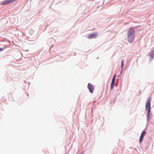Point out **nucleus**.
Instances as JSON below:
<instances>
[{
    "instance_id": "0eeeda50",
    "label": "nucleus",
    "mask_w": 154,
    "mask_h": 154,
    "mask_svg": "<svg viewBox=\"0 0 154 154\" xmlns=\"http://www.w3.org/2000/svg\"><path fill=\"white\" fill-rule=\"evenodd\" d=\"M152 53H149V56L150 57L152 58H153L154 56V51H152Z\"/></svg>"
},
{
    "instance_id": "f257e3e1",
    "label": "nucleus",
    "mask_w": 154,
    "mask_h": 154,
    "mask_svg": "<svg viewBox=\"0 0 154 154\" xmlns=\"http://www.w3.org/2000/svg\"><path fill=\"white\" fill-rule=\"evenodd\" d=\"M135 36V31L133 28H130L128 33L127 39L128 41L130 43L132 42L134 39Z\"/></svg>"
},
{
    "instance_id": "7ed1b4c3",
    "label": "nucleus",
    "mask_w": 154,
    "mask_h": 154,
    "mask_svg": "<svg viewBox=\"0 0 154 154\" xmlns=\"http://www.w3.org/2000/svg\"><path fill=\"white\" fill-rule=\"evenodd\" d=\"M97 35V32L93 33H91V34L90 35L88 36V38L89 39H92L93 38H96Z\"/></svg>"
},
{
    "instance_id": "4468645a",
    "label": "nucleus",
    "mask_w": 154,
    "mask_h": 154,
    "mask_svg": "<svg viewBox=\"0 0 154 154\" xmlns=\"http://www.w3.org/2000/svg\"><path fill=\"white\" fill-rule=\"evenodd\" d=\"M80 154H83V152H82V153H81Z\"/></svg>"
},
{
    "instance_id": "ddd939ff",
    "label": "nucleus",
    "mask_w": 154,
    "mask_h": 154,
    "mask_svg": "<svg viewBox=\"0 0 154 154\" xmlns=\"http://www.w3.org/2000/svg\"><path fill=\"white\" fill-rule=\"evenodd\" d=\"M3 50V49H2L0 48V51H2Z\"/></svg>"
},
{
    "instance_id": "1a4fd4ad",
    "label": "nucleus",
    "mask_w": 154,
    "mask_h": 154,
    "mask_svg": "<svg viewBox=\"0 0 154 154\" xmlns=\"http://www.w3.org/2000/svg\"><path fill=\"white\" fill-rule=\"evenodd\" d=\"M124 60H122V61L121 67L122 69L123 66H124Z\"/></svg>"
},
{
    "instance_id": "39448f33",
    "label": "nucleus",
    "mask_w": 154,
    "mask_h": 154,
    "mask_svg": "<svg viewBox=\"0 0 154 154\" xmlns=\"http://www.w3.org/2000/svg\"><path fill=\"white\" fill-rule=\"evenodd\" d=\"M15 0H8L2 2L1 4V5H6L8 4L11 3L14 1Z\"/></svg>"
},
{
    "instance_id": "6e6552de",
    "label": "nucleus",
    "mask_w": 154,
    "mask_h": 154,
    "mask_svg": "<svg viewBox=\"0 0 154 154\" xmlns=\"http://www.w3.org/2000/svg\"><path fill=\"white\" fill-rule=\"evenodd\" d=\"M143 136L140 135V139H139V143H141L143 139Z\"/></svg>"
},
{
    "instance_id": "f03ea898",
    "label": "nucleus",
    "mask_w": 154,
    "mask_h": 154,
    "mask_svg": "<svg viewBox=\"0 0 154 154\" xmlns=\"http://www.w3.org/2000/svg\"><path fill=\"white\" fill-rule=\"evenodd\" d=\"M150 102L151 99L149 98L147 100V102L146 103V109H148V114H149L150 111Z\"/></svg>"
},
{
    "instance_id": "f8f14e48",
    "label": "nucleus",
    "mask_w": 154,
    "mask_h": 154,
    "mask_svg": "<svg viewBox=\"0 0 154 154\" xmlns=\"http://www.w3.org/2000/svg\"><path fill=\"white\" fill-rule=\"evenodd\" d=\"M116 74H115L114 76L113 77V78H112V79H114V80H115V78H116Z\"/></svg>"
},
{
    "instance_id": "9d476101",
    "label": "nucleus",
    "mask_w": 154,
    "mask_h": 154,
    "mask_svg": "<svg viewBox=\"0 0 154 154\" xmlns=\"http://www.w3.org/2000/svg\"><path fill=\"white\" fill-rule=\"evenodd\" d=\"M146 134V132L144 131H143L142 132L141 135L144 137V136Z\"/></svg>"
},
{
    "instance_id": "423d86ee",
    "label": "nucleus",
    "mask_w": 154,
    "mask_h": 154,
    "mask_svg": "<svg viewBox=\"0 0 154 154\" xmlns=\"http://www.w3.org/2000/svg\"><path fill=\"white\" fill-rule=\"evenodd\" d=\"M115 80L112 79V82L111 84V89L112 90L113 88L114 84L115 83Z\"/></svg>"
},
{
    "instance_id": "9b49d317",
    "label": "nucleus",
    "mask_w": 154,
    "mask_h": 154,
    "mask_svg": "<svg viewBox=\"0 0 154 154\" xmlns=\"http://www.w3.org/2000/svg\"><path fill=\"white\" fill-rule=\"evenodd\" d=\"M116 74H115L114 76L113 77V78H112V79H114V80H115V78H116Z\"/></svg>"
},
{
    "instance_id": "20e7f679",
    "label": "nucleus",
    "mask_w": 154,
    "mask_h": 154,
    "mask_svg": "<svg viewBox=\"0 0 154 154\" xmlns=\"http://www.w3.org/2000/svg\"><path fill=\"white\" fill-rule=\"evenodd\" d=\"M88 88L89 91L91 93H93V89H94L93 85L90 83H89L88 85Z\"/></svg>"
}]
</instances>
